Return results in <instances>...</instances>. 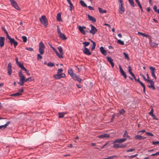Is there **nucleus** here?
Listing matches in <instances>:
<instances>
[{
  "mask_svg": "<svg viewBox=\"0 0 159 159\" xmlns=\"http://www.w3.org/2000/svg\"><path fill=\"white\" fill-rule=\"evenodd\" d=\"M136 3L137 4L138 6H139L141 5L139 1V0H135Z\"/></svg>",
  "mask_w": 159,
  "mask_h": 159,
  "instance_id": "obj_63",
  "label": "nucleus"
},
{
  "mask_svg": "<svg viewBox=\"0 0 159 159\" xmlns=\"http://www.w3.org/2000/svg\"><path fill=\"white\" fill-rule=\"evenodd\" d=\"M90 26H91V30L89 31V32L93 35H94L97 32V29L92 25H90Z\"/></svg>",
  "mask_w": 159,
  "mask_h": 159,
  "instance_id": "obj_6",
  "label": "nucleus"
},
{
  "mask_svg": "<svg viewBox=\"0 0 159 159\" xmlns=\"http://www.w3.org/2000/svg\"><path fill=\"white\" fill-rule=\"evenodd\" d=\"M126 140V138L117 139L114 141V143H121L125 142Z\"/></svg>",
  "mask_w": 159,
  "mask_h": 159,
  "instance_id": "obj_13",
  "label": "nucleus"
},
{
  "mask_svg": "<svg viewBox=\"0 0 159 159\" xmlns=\"http://www.w3.org/2000/svg\"><path fill=\"white\" fill-rule=\"evenodd\" d=\"M119 12L121 14H122L125 11V9L123 7H119Z\"/></svg>",
  "mask_w": 159,
  "mask_h": 159,
  "instance_id": "obj_34",
  "label": "nucleus"
},
{
  "mask_svg": "<svg viewBox=\"0 0 159 159\" xmlns=\"http://www.w3.org/2000/svg\"><path fill=\"white\" fill-rule=\"evenodd\" d=\"M16 61L17 65L20 68H22L24 66L23 63H21L18 61V58L17 57L16 58Z\"/></svg>",
  "mask_w": 159,
  "mask_h": 159,
  "instance_id": "obj_18",
  "label": "nucleus"
},
{
  "mask_svg": "<svg viewBox=\"0 0 159 159\" xmlns=\"http://www.w3.org/2000/svg\"><path fill=\"white\" fill-rule=\"evenodd\" d=\"M2 30H3L4 33H5V34H6V35L7 36V37H8L9 36V34H8V32H7V31L3 27H2Z\"/></svg>",
  "mask_w": 159,
  "mask_h": 159,
  "instance_id": "obj_38",
  "label": "nucleus"
},
{
  "mask_svg": "<svg viewBox=\"0 0 159 159\" xmlns=\"http://www.w3.org/2000/svg\"><path fill=\"white\" fill-rule=\"evenodd\" d=\"M42 58V57L40 55V54H38L37 57V60H39L41 59Z\"/></svg>",
  "mask_w": 159,
  "mask_h": 159,
  "instance_id": "obj_51",
  "label": "nucleus"
},
{
  "mask_svg": "<svg viewBox=\"0 0 159 159\" xmlns=\"http://www.w3.org/2000/svg\"><path fill=\"white\" fill-rule=\"evenodd\" d=\"M107 59L109 62L111 64L112 67H113L114 66V64L113 62V60L111 57H107Z\"/></svg>",
  "mask_w": 159,
  "mask_h": 159,
  "instance_id": "obj_21",
  "label": "nucleus"
},
{
  "mask_svg": "<svg viewBox=\"0 0 159 159\" xmlns=\"http://www.w3.org/2000/svg\"><path fill=\"white\" fill-rule=\"evenodd\" d=\"M147 81L149 82L151 84V85H154V82L152 80H147Z\"/></svg>",
  "mask_w": 159,
  "mask_h": 159,
  "instance_id": "obj_48",
  "label": "nucleus"
},
{
  "mask_svg": "<svg viewBox=\"0 0 159 159\" xmlns=\"http://www.w3.org/2000/svg\"><path fill=\"white\" fill-rule=\"evenodd\" d=\"M68 73L70 75L71 77H72L73 76V75H74L73 70L71 68L69 69L68 70Z\"/></svg>",
  "mask_w": 159,
  "mask_h": 159,
  "instance_id": "obj_28",
  "label": "nucleus"
},
{
  "mask_svg": "<svg viewBox=\"0 0 159 159\" xmlns=\"http://www.w3.org/2000/svg\"><path fill=\"white\" fill-rule=\"evenodd\" d=\"M146 134L148 136H154V135L153 134L149 132H146Z\"/></svg>",
  "mask_w": 159,
  "mask_h": 159,
  "instance_id": "obj_54",
  "label": "nucleus"
},
{
  "mask_svg": "<svg viewBox=\"0 0 159 159\" xmlns=\"http://www.w3.org/2000/svg\"><path fill=\"white\" fill-rule=\"evenodd\" d=\"M123 54L124 55L125 59L128 60L129 57L128 54L126 53L125 52H123Z\"/></svg>",
  "mask_w": 159,
  "mask_h": 159,
  "instance_id": "obj_50",
  "label": "nucleus"
},
{
  "mask_svg": "<svg viewBox=\"0 0 159 159\" xmlns=\"http://www.w3.org/2000/svg\"><path fill=\"white\" fill-rule=\"evenodd\" d=\"M7 39L9 40L11 45H12L13 44L15 48L16 47L18 44V43L17 42L15 41V40L14 39L11 38L10 36H9L8 37H7Z\"/></svg>",
  "mask_w": 159,
  "mask_h": 159,
  "instance_id": "obj_4",
  "label": "nucleus"
},
{
  "mask_svg": "<svg viewBox=\"0 0 159 159\" xmlns=\"http://www.w3.org/2000/svg\"><path fill=\"white\" fill-rule=\"evenodd\" d=\"M113 145L112 146V147L114 148H124L125 146L122 144L120 145L119 144H117L116 143H114V141L113 142Z\"/></svg>",
  "mask_w": 159,
  "mask_h": 159,
  "instance_id": "obj_12",
  "label": "nucleus"
},
{
  "mask_svg": "<svg viewBox=\"0 0 159 159\" xmlns=\"http://www.w3.org/2000/svg\"><path fill=\"white\" fill-rule=\"evenodd\" d=\"M5 38L3 37H0V46L1 48L3 47L4 45Z\"/></svg>",
  "mask_w": 159,
  "mask_h": 159,
  "instance_id": "obj_19",
  "label": "nucleus"
},
{
  "mask_svg": "<svg viewBox=\"0 0 159 159\" xmlns=\"http://www.w3.org/2000/svg\"><path fill=\"white\" fill-rule=\"evenodd\" d=\"M119 111L120 114L122 115L125 112V111L123 109L120 110Z\"/></svg>",
  "mask_w": 159,
  "mask_h": 159,
  "instance_id": "obj_56",
  "label": "nucleus"
},
{
  "mask_svg": "<svg viewBox=\"0 0 159 159\" xmlns=\"http://www.w3.org/2000/svg\"><path fill=\"white\" fill-rule=\"evenodd\" d=\"M88 16L89 20L92 21L93 22H96V19L93 16H91L89 14L88 15Z\"/></svg>",
  "mask_w": 159,
  "mask_h": 159,
  "instance_id": "obj_24",
  "label": "nucleus"
},
{
  "mask_svg": "<svg viewBox=\"0 0 159 159\" xmlns=\"http://www.w3.org/2000/svg\"><path fill=\"white\" fill-rule=\"evenodd\" d=\"M65 76V74L64 73L57 74L53 76L54 78L56 80L59 79L61 78H64Z\"/></svg>",
  "mask_w": 159,
  "mask_h": 159,
  "instance_id": "obj_5",
  "label": "nucleus"
},
{
  "mask_svg": "<svg viewBox=\"0 0 159 159\" xmlns=\"http://www.w3.org/2000/svg\"><path fill=\"white\" fill-rule=\"evenodd\" d=\"M140 75L143 78V79L145 81H147V79L145 77V76H144V75H143V74H142L141 73H140Z\"/></svg>",
  "mask_w": 159,
  "mask_h": 159,
  "instance_id": "obj_59",
  "label": "nucleus"
},
{
  "mask_svg": "<svg viewBox=\"0 0 159 159\" xmlns=\"http://www.w3.org/2000/svg\"><path fill=\"white\" fill-rule=\"evenodd\" d=\"M84 53L87 55L89 56L91 55V53L90 52L89 50L87 48H84L83 50Z\"/></svg>",
  "mask_w": 159,
  "mask_h": 159,
  "instance_id": "obj_16",
  "label": "nucleus"
},
{
  "mask_svg": "<svg viewBox=\"0 0 159 159\" xmlns=\"http://www.w3.org/2000/svg\"><path fill=\"white\" fill-rule=\"evenodd\" d=\"M22 94L20 92H17L16 93L11 94V96H19L22 95Z\"/></svg>",
  "mask_w": 159,
  "mask_h": 159,
  "instance_id": "obj_31",
  "label": "nucleus"
},
{
  "mask_svg": "<svg viewBox=\"0 0 159 159\" xmlns=\"http://www.w3.org/2000/svg\"><path fill=\"white\" fill-rule=\"evenodd\" d=\"M117 156L116 155H114L112 156H110L107 158H104L103 159H113L114 158L117 157Z\"/></svg>",
  "mask_w": 159,
  "mask_h": 159,
  "instance_id": "obj_39",
  "label": "nucleus"
},
{
  "mask_svg": "<svg viewBox=\"0 0 159 159\" xmlns=\"http://www.w3.org/2000/svg\"><path fill=\"white\" fill-rule=\"evenodd\" d=\"M132 69L130 66V74L133 77L135 81L138 82L139 83V81H138V80H140L139 78H138L137 79H136L134 74L132 72Z\"/></svg>",
  "mask_w": 159,
  "mask_h": 159,
  "instance_id": "obj_15",
  "label": "nucleus"
},
{
  "mask_svg": "<svg viewBox=\"0 0 159 159\" xmlns=\"http://www.w3.org/2000/svg\"><path fill=\"white\" fill-rule=\"evenodd\" d=\"M110 136V135L109 134H101L98 136V137L100 138H109Z\"/></svg>",
  "mask_w": 159,
  "mask_h": 159,
  "instance_id": "obj_22",
  "label": "nucleus"
},
{
  "mask_svg": "<svg viewBox=\"0 0 159 159\" xmlns=\"http://www.w3.org/2000/svg\"><path fill=\"white\" fill-rule=\"evenodd\" d=\"M58 49L59 51L60 52V54L59 53V54H57L56 55L59 58H63V50L61 46H58Z\"/></svg>",
  "mask_w": 159,
  "mask_h": 159,
  "instance_id": "obj_7",
  "label": "nucleus"
},
{
  "mask_svg": "<svg viewBox=\"0 0 159 159\" xmlns=\"http://www.w3.org/2000/svg\"><path fill=\"white\" fill-rule=\"evenodd\" d=\"M23 41L25 43L27 41V37L25 36H22V37Z\"/></svg>",
  "mask_w": 159,
  "mask_h": 159,
  "instance_id": "obj_43",
  "label": "nucleus"
},
{
  "mask_svg": "<svg viewBox=\"0 0 159 159\" xmlns=\"http://www.w3.org/2000/svg\"><path fill=\"white\" fill-rule=\"evenodd\" d=\"M80 4L81 6L84 7H87L86 4L85 3L84 1L82 0H80Z\"/></svg>",
  "mask_w": 159,
  "mask_h": 159,
  "instance_id": "obj_36",
  "label": "nucleus"
},
{
  "mask_svg": "<svg viewBox=\"0 0 159 159\" xmlns=\"http://www.w3.org/2000/svg\"><path fill=\"white\" fill-rule=\"evenodd\" d=\"M130 4L133 7L135 6L133 0H130Z\"/></svg>",
  "mask_w": 159,
  "mask_h": 159,
  "instance_id": "obj_42",
  "label": "nucleus"
},
{
  "mask_svg": "<svg viewBox=\"0 0 159 159\" xmlns=\"http://www.w3.org/2000/svg\"><path fill=\"white\" fill-rule=\"evenodd\" d=\"M158 155H159V152H157L156 153L152 154H151V156H154Z\"/></svg>",
  "mask_w": 159,
  "mask_h": 159,
  "instance_id": "obj_60",
  "label": "nucleus"
},
{
  "mask_svg": "<svg viewBox=\"0 0 159 159\" xmlns=\"http://www.w3.org/2000/svg\"><path fill=\"white\" fill-rule=\"evenodd\" d=\"M60 37L62 40H65L67 39V38L65 35L62 33L59 34Z\"/></svg>",
  "mask_w": 159,
  "mask_h": 159,
  "instance_id": "obj_27",
  "label": "nucleus"
},
{
  "mask_svg": "<svg viewBox=\"0 0 159 159\" xmlns=\"http://www.w3.org/2000/svg\"><path fill=\"white\" fill-rule=\"evenodd\" d=\"M146 138L143 136H141L139 135H137L134 137V139L137 140H140L141 139H143Z\"/></svg>",
  "mask_w": 159,
  "mask_h": 159,
  "instance_id": "obj_25",
  "label": "nucleus"
},
{
  "mask_svg": "<svg viewBox=\"0 0 159 159\" xmlns=\"http://www.w3.org/2000/svg\"><path fill=\"white\" fill-rule=\"evenodd\" d=\"M48 45H49V46H50V47L52 49L55 51V52L56 53V54H58V55L59 54V53L57 51V50L54 48L53 47L52 45L50 44V43H48Z\"/></svg>",
  "mask_w": 159,
  "mask_h": 159,
  "instance_id": "obj_32",
  "label": "nucleus"
},
{
  "mask_svg": "<svg viewBox=\"0 0 159 159\" xmlns=\"http://www.w3.org/2000/svg\"><path fill=\"white\" fill-rule=\"evenodd\" d=\"M149 43L150 44V46L151 47L153 48H156L157 47L158 44L154 42H152L151 39H150L149 41Z\"/></svg>",
  "mask_w": 159,
  "mask_h": 159,
  "instance_id": "obj_20",
  "label": "nucleus"
},
{
  "mask_svg": "<svg viewBox=\"0 0 159 159\" xmlns=\"http://www.w3.org/2000/svg\"><path fill=\"white\" fill-rule=\"evenodd\" d=\"M149 69L151 70L152 76L154 77L155 80L157 79L155 72L156 70V69L154 67L150 66L149 67Z\"/></svg>",
  "mask_w": 159,
  "mask_h": 159,
  "instance_id": "obj_9",
  "label": "nucleus"
},
{
  "mask_svg": "<svg viewBox=\"0 0 159 159\" xmlns=\"http://www.w3.org/2000/svg\"><path fill=\"white\" fill-rule=\"evenodd\" d=\"M123 137H124V138H128L129 137L127 132L126 131H125L124 134L123 135Z\"/></svg>",
  "mask_w": 159,
  "mask_h": 159,
  "instance_id": "obj_41",
  "label": "nucleus"
},
{
  "mask_svg": "<svg viewBox=\"0 0 159 159\" xmlns=\"http://www.w3.org/2000/svg\"><path fill=\"white\" fill-rule=\"evenodd\" d=\"M41 23L45 27H47L48 24V20L47 19L45 16L43 15L39 19Z\"/></svg>",
  "mask_w": 159,
  "mask_h": 159,
  "instance_id": "obj_2",
  "label": "nucleus"
},
{
  "mask_svg": "<svg viewBox=\"0 0 159 159\" xmlns=\"http://www.w3.org/2000/svg\"><path fill=\"white\" fill-rule=\"evenodd\" d=\"M66 113L64 112H59L58 113L59 117L60 118H61L64 117L65 114H66Z\"/></svg>",
  "mask_w": 159,
  "mask_h": 159,
  "instance_id": "obj_35",
  "label": "nucleus"
},
{
  "mask_svg": "<svg viewBox=\"0 0 159 159\" xmlns=\"http://www.w3.org/2000/svg\"><path fill=\"white\" fill-rule=\"evenodd\" d=\"M153 109L152 108L150 111L149 113V115H151L152 114H153Z\"/></svg>",
  "mask_w": 159,
  "mask_h": 159,
  "instance_id": "obj_62",
  "label": "nucleus"
},
{
  "mask_svg": "<svg viewBox=\"0 0 159 159\" xmlns=\"http://www.w3.org/2000/svg\"><path fill=\"white\" fill-rule=\"evenodd\" d=\"M109 143V142H107L103 145L101 148V149L103 148L105 146H106Z\"/></svg>",
  "mask_w": 159,
  "mask_h": 159,
  "instance_id": "obj_64",
  "label": "nucleus"
},
{
  "mask_svg": "<svg viewBox=\"0 0 159 159\" xmlns=\"http://www.w3.org/2000/svg\"><path fill=\"white\" fill-rule=\"evenodd\" d=\"M148 86L149 88L152 89L153 90H155V88L154 85H148Z\"/></svg>",
  "mask_w": 159,
  "mask_h": 159,
  "instance_id": "obj_46",
  "label": "nucleus"
},
{
  "mask_svg": "<svg viewBox=\"0 0 159 159\" xmlns=\"http://www.w3.org/2000/svg\"><path fill=\"white\" fill-rule=\"evenodd\" d=\"M150 116H151L153 117V119L157 120V119L156 118V117L155 115L153 114L151 115Z\"/></svg>",
  "mask_w": 159,
  "mask_h": 159,
  "instance_id": "obj_61",
  "label": "nucleus"
},
{
  "mask_svg": "<svg viewBox=\"0 0 159 159\" xmlns=\"http://www.w3.org/2000/svg\"><path fill=\"white\" fill-rule=\"evenodd\" d=\"M86 29V27L85 26H79L78 27V29L83 34H85L86 32L85 30H84V29Z\"/></svg>",
  "mask_w": 159,
  "mask_h": 159,
  "instance_id": "obj_14",
  "label": "nucleus"
},
{
  "mask_svg": "<svg viewBox=\"0 0 159 159\" xmlns=\"http://www.w3.org/2000/svg\"><path fill=\"white\" fill-rule=\"evenodd\" d=\"M147 81L149 82L151 84V85H154V82L152 80H147Z\"/></svg>",
  "mask_w": 159,
  "mask_h": 159,
  "instance_id": "obj_47",
  "label": "nucleus"
},
{
  "mask_svg": "<svg viewBox=\"0 0 159 159\" xmlns=\"http://www.w3.org/2000/svg\"><path fill=\"white\" fill-rule=\"evenodd\" d=\"M25 49L26 50H29L30 51H32L34 50L33 48H30V47H29V48H25Z\"/></svg>",
  "mask_w": 159,
  "mask_h": 159,
  "instance_id": "obj_57",
  "label": "nucleus"
},
{
  "mask_svg": "<svg viewBox=\"0 0 159 159\" xmlns=\"http://www.w3.org/2000/svg\"><path fill=\"white\" fill-rule=\"evenodd\" d=\"M10 123V121H8L5 125L0 126V130H4Z\"/></svg>",
  "mask_w": 159,
  "mask_h": 159,
  "instance_id": "obj_17",
  "label": "nucleus"
},
{
  "mask_svg": "<svg viewBox=\"0 0 159 159\" xmlns=\"http://www.w3.org/2000/svg\"><path fill=\"white\" fill-rule=\"evenodd\" d=\"M152 144L153 145H157L159 144V141H152Z\"/></svg>",
  "mask_w": 159,
  "mask_h": 159,
  "instance_id": "obj_58",
  "label": "nucleus"
},
{
  "mask_svg": "<svg viewBox=\"0 0 159 159\" xmlns=\"http://www.w3.org/2000/svg\"><path fill=\"white\" fill-rule=\"evenodd\" d=\"M99 12L101 13H106L107 12V11L105 10H103L101 7H98V8Z\"/></svg>",
  "mask_w": 159,
  "mask_h": 159,
  "instance_id": "obj_33",
  "label": "nucleus"
},
{
  "mask_svg": "<svg viewBox=\"0 0 159 159\" xmlns=\"http://www.w3.org/2000/svg\"><path fill=\"white\" fill-rule=\"evenodd\" d=\"M139 81V84H140L142 87H143V91L144 93L145 92V87L143 83L140 80H138Z\"/></svg>",
  "mask_w": 159,
  "mask_h": 159,
  "instance_id": "obj_30",
  "label": "nucleus"
},
{
  "mask_svg": "<svg viewBox=\"0 0 159 159\" xmlns=\"http://www.w3.org/2000/svg\"><path fill=\"white\" fill-rule=\"evenodd\" d=\"M70 5V10L71 11L74 8V6H73L71 2H70L68 3Z\"/></svg>",
  "mask_w": 159,
  "mask_h": 159,
  "instance_id": "obj_44",
  "label": "nucleus"
},
{
  "mask_svg": "<svg viewBox=\"0 0 159 159\" xmlns=\"http://www.w3.org/2000/svg\"><path fill=\"white\" fill-rule=\"evenodd\" d=\"M63 70L62 68H60V69H59L57 70V74L62 73L61 72L63 71Z\"/></svg>",
  "mask_w": 159,
  "mask_h": 159,
  "instance_id": "obj_55",
  "label": "nucleus"
},
{
  "mask_svg": "<svg viewBox=\"0 0 159 159\" xmlns=\"http://www.w3.org/2000/svg\"><path fill=\"white\" fill-rule=\"evenodd\" d=\"M7 73L9 75H11L12 74V70L11 69V62L9 63L7 65Z\"/></svg>",
  "mask_w": 159,
  "mask_h": 159,
  "instance_id": "obj_10",
  "label": "nucleus"
},
{
  "mask_svg": "<svg viewBox=\"0 0 159 159\" xmlns=\"http://www.w3.org/2000/svg\"><path fill=\"white\" fill-rule=\"evenodd\" d=\"M72 77L74 80L78 81L79 83H80L82 80V79L80 78L79 76L76 74H74Z\"/></svg>",
  "mask_w": 159,
  "mask_h": 159,
  "instance_id": "obj_11",
  "label": "nucleus"
},
{
  "mask_svg": "<svg viewBox=\"0 0 159 159\" xmlns=\"http://www.w3.org/2000/svg\"><path fill=\"white\" fill-rule=\"evenodd\" d=\"M57 32H58V34L59 35L62 33L61 31L60 28L59 27V26L58 25L57 26Z\"/></svg>",
  "mask_w": 159,
  "mask_h": 159,
  "instance_id": "obj_52",
  "label": "nucleus"
},
{
  "mask_svg": "<svg viewBox=\"0 0 159 159\" xmlns=\"http://www.w3.org/2000/svg\"><path fill=\"white\" fill-rule=\"evenodd\" d=\"M45 46L42 41L40 42L39 44V52L40 54H43L44 52Z\"/></svg>",
  "mask_w": 159,
  "mask_h": 159,
  "instance_id": "obj_3",
  "label": "nucleus"
},
{
  "mask_svg": "<svg viewBox=\"0 0 159 159\" xmlns=\"http://www.w3.org/2000/svg\"><path fill=\"white\" fill-rule=\"evenodd\" d=\"M21 70H22L25 71L26 74L28 75H30V73L29 72V71L25 67H24V66H23L22 68H21Z\"/></svg>",
  "mask_w": 159,
  "mask_h": 159,
  "instance_id": "obj_29",
  "label": "nucleus"
},
{
  "mask_svg": "<svg viewBox=\"0 0 159 159\" xmlns=\"http://www.w3.org/2000/svg\"><path fill=\"white\" fill-rule=\"evenodd\" d=\"M120 73L121 74L124 76L125 78L126 79V78L127 76L124 70L123 71H122Z\"/></svg>",
  "mask_w": 159,
  "mask_h": 159,
  "instance_id": "obj_49",
  "label": "nucleus"
},
{
  "mask_svg": "<svg viewBox=\"0 0 159 159\" xmlns=\"http://www.w3.org/2000/svg\"><path fill=\"white\" fill-rule=\"evenodd\" d=\"M83 44L84 47V48H86V47L89 46L90 44V43L88 42H85L83 43Z\"/></svg>",
  "mask_w": 159,
  "mask_h": 159,
  "instance_id": "obj_37",
  "label": "nucleus"
},
{
  "mask_svg": "<svg viewBox=\"0 0 159 159\" xmlns=\"http://www.w3.org/2000/svg\"><path fill=\"white\" fill-rule=\"evenodd\" d=\"M117 43L121 45H123L124 44V42L120 39L118 40L117 41Z\"/></svg>",
  "mask_w": 159,
  "mask_h": 159,
  "instance_id": "obj_45",
  "label": "nucleus"
},
{
  "mask_svg": "<svg viewBox=\"0 0 159 159\" xmlns=\"http://www.w3.org/2000/svg\"><path fill=\"white\" fill-rule=\"evenodd\" d=\"M95 46H96V43H93V44L91 48V50L92 51V50H93L95 48Z\"/></svg>",
  "mask_w": 159,
  "mask_h": 159,
  "instance_id": "obj_53",
  "label": "nucleus"
},
{
  "mask_svg": "<svg viewBox=\"0 0 159 159\" xmlns=\"http://www.w3.org/2000/svg\"><path fill=\"white\" fill-rule=\"evenodd\" d=\"M12 5L16 9L19 10H20L18 5L17 2L14 0H12L10 2Z\"/></svg>",
  "mask_w": 159,
  "mask_h": 159,
  "instance_id": "obj_8",
  "label": "nucleus"
},
{
  "mask_svg": "<svg viewBox=\"0 0 159 159\" xmlns=\"http://www.w3.org/2000/svg\"><path fill=\"white\" fill-rule=\"evenodd\" d=\"M18 73L20 79V82H18V84H19L20 86H23L24 85V83L25 82H26L28 81H31L32 80L31 77L25 79L24 76L22 73V72L21 70H20L19 71Z\"/></svg>",
  "mask_w": 159,
  "mask_h": 159,
  "instance_id": "obj_1",
  "label": "nucleus"
},
{
  "mask_svg": "<svg viewBox=\"0 0 159 159\" xmlns=\"http://www.w3.org/2000/svg\"><path fill=\"white\" fill-rule=\"evenodd\" d=\"M61 13L60 12L58 13L57 15V20L59 21H62V20L61 18Z\"/></svg>",
  "mask_w": 159,
  "mask_h": 159,
  "instance_id": "obj_26",
  "label": "nucleus"
},
{
  "mask_svg": "<svg viewBox=\"0 0 159 159\" xmlns=\"http://www.w3.org/2000/svg\"><path fill=\"white\" fill-rule=\"evenodd\" d=\"M47 66L50 67H52L54 66L55 65L54 63L52 62H49L47 64Z\"/></svg>",
  "mask_w": 159,
  "mask_h": 159,
  "instance_id": "obj_40",
  "label": "nucleus"
},
{
  "mask_svg": "<svg viewBox=\"0 0 159 159\" xmlns=\"http://www.w3.org/2000/svg\"><path fill=\"white\" fill-rule=\"evenodd\" d=\"M100 51L102 53L106 56L107 54V51L104 49L103 47H101L100 48Z\"/></svg>",
  "mask_w": 159,
  "mask_h": 159,
  "instance_id": "obj_23",
  "label": "nucleus"
}]
</instances>
